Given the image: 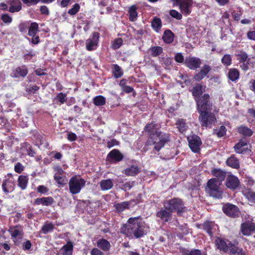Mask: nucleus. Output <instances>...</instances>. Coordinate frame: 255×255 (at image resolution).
<instances>
[{"label":"nucleus","mask_w":255,"mask_h":255,"mask_svg":"<svg viewBox=\"0 0 255 255\" xmlns=\"http://www.w3.org/2000/svg\"><path fill=\"white\" fill-rule=\"evenodd\" d=\"M157 126L154 122H152L145 126L144 130L150 134V137L147 140V144L154 145V149L158 151L170 140V139L168 134L157 131Z\"/></svg>","instance_id":"obj_1"},{"label":"nucleus","mask_w":255,"mask_h":255,"mask_svg":"<svg viewBox=\"0 0 255 255\" xmlns=\"http://www.w3.org/2000/svg\"><path fill=\"white\" fill-rule=\"evenodd\" d=\"M144 229L139 217H131L121 228V232L128 237L139 238L145 234Z\"/></svg>","instance_id":"obj_2"},{"label":"nucleus","mask_w":255,"mask_h":255,"mask_svg":"<svg viewBox=\"0 0 255 255\" xmlns=\"http://www.w3.org/2000/svg\"><path fill=\"white\" fill-rule=\"evenodd\" d=\"M8 232L11 236L14 244L16 246H20L24 235L23 227L20 225L11 226L9 227Z\"/></svg>","instance_id":"obj_3"},{"label":"nucleus","mask_w":255,"mask_h":255,"mask_svg":"<svg viewBox=\"0 0 255 255\" xmlns=\"http://www.w3.org/2000/svg\"><path fill=\"white\" fill-rule=\"evenodd\" d=\"M221 184L220 181H217L216 178H212L208 181L206 190L210 196L216 198H221L222 191L220 187Z\"/></svg>","instance_id":"obj_4"},{"label":"nucleus","mask_w":255,"mask_h":255,"mask_svg":"<svg viewBox=\"0 0 255 255\" xmlns=\"http://www.w3.org/2000/svg\"><path fill=\"white\" fill-rule=\"evenodd\" d=\"M209 98L208 94H204L199 99H196L197 110L200 113L211 112L212 110V104Z\"/></svg>","instance_id":"obj_5"},{"label":"nucleus","mask_w":255,"mask_h":255,"mask_svg":"<svg viewBox=\"0 0 255 255\" xmlns=\"http://www.w3.org/2000/svg\"><path fill=\"white\" fill-rule=\"evenodd\" d=\"M86 181L83 179L76 176L72 177L69 180V190L72 194H76L81 191L85 186Z\"/></svg>","instance_id":"obj_6"},{"label":"nucleus","mask_w":255,"mask_h":255,"mask_svg":"<svg viewBox=\"0 0 255 255\" xmlns=\"http://www.w3.org/2000/svg\"><path fill=\"white\" fill-rule=\"evenodd\" d=\"M164 207L171 212L176 211L178 214L182 212L184 209L183 203L179 198L166 200L164 202Z\"/></svg>","instance_id":"obj_7"},{"label":"nucleus","mask_w":255,"mask_h":255,"mask_svg":"<svg viewBox=\"0 0 255 255\" xmlns=\"http://www.w3.org/2000/svg\"><path fill=\"white\" fill-rule=\"evenodd\" d=\"M199 120L201 125L206 127L214 124L216 121L214 115L210 112L200 113Z\"/></svg>","instance_id":"obj_8"},{"label":"nucleus","mask_w":255,"mask_h":255,"mask_svg":"<svg viewBox=\"0 0 255 255\" xmlns=\"http://www.w3.org/2000/svg\"><path fill=\"white\" fill-rule=\"evenodd\" d=\"M189 146L192 151L194 152H198L200 149V146L202 144L200 137L196 135H192L187 138Z\"/></svg>","instance_id":"obj_9"},{"label":"nucleus","mask_w":255,"mask_h":255,"mask_svg":"<svg viewBox=\"0 0 255 255\" xmlns=\"http://www.w3.org/2000/svg\"><path fill=\"white\" fill-rule=\"evenodd\" d=\"M185 65L191 70L200 67L202 62L200 58L195 57H187L184 62Z\"/></svg>","instance_id":"obj_10"},{"label":"nucleus","mask_w":255,"mask_h":255,"mask_svg":"<svg viewBox=\"0 0 255 255\" xmlns=\"http://www.w3.org/2000/svg\"><path fill=\"white\" fill-rule=\"evenodd\" d=\"M7 176L11 178L4 180L2 184V190L6 194L12 192L15 189V183L12 174L8 173Z\"/></svg>","instance_id":"obj_11"},{"label":"nucleus","mask_w":255,"mask_h":255,"mask_svg":"<svg viewBox=\"0 0 255 255\" xmlns=\"http://www.w3.org/2000/svg\"><path fill=\"white\" fill-rule=\"evenodd\" d=\"M223 210L227 216L233 218L238 217L240 214L239 208L236 206L231 204L224 205Z\"/></svg>","instance_id":"obj_12"},{"label":"nucleus","mask_w":255,"mask_h":255,"mask_svg":"<svg viewBox=\"0 0 255 255\" xmlns=\"http://www.w3.org/2000/svg\"><path fill=\"white\" fill-rule=\"evenodd\" d=\"M99 40V33L95 32L86 41V49L89 51H91L95 49L97 47Z\"/></svg>","instance_id":"obj_13"},{"label":"nucleus","mask_w":255,"mask_h":255,"mask_svg":"<svg viewBox=\"0 0 255 255\" xmlns=\"http://www.w3.org/2000/svg\"><path fill=\"white\" fill-rule=\"evenodd\" d=\"M255 230V224L248 221L243 223L241 225L242 233L245 236H250Z\"/></svg>","instance_id":"obj_14"},{"label":"nucleus","mask_w":255,"mask_h":255,"mask_svg":"<svg viewBox=\"0 0 255 255\" xmlns=\"http://www.w3.org/2000/svg\"><path fill=\"white\" fill-rule=\"evenodd\" d=\"M8 11L11 13L18 12L22 9V3L20 0H8L7 1Z\"/></svg>","instance_id":"obj_15"},{"label":"nucleus","mask_w":255,"mask_h":255,"mask_svg":"<svg viewBox=\"0 0 255 255\" xmlns=\"http://www.w3.org/2000/svg\"><path fill=\"white\" fill-rule=\"evenodd\" d=\"M171 211L164 207V208H161L156 213V217L159 218L163 221L167 222L171 219Z\"/></svg>","instance_id":"obj_16"},{"label":"nucleus","mask_w":255,"mask_h":255,"mask_svg":"<svg viewBox=\"0 0 255 255\" xmlns=\"http://www.w3.org/2000/svg\"><path fill=\"white\" fill-rule=\"evenodd\" d=\"M239 184L240 181L237 177L233 175H229L227 177L226 185L228 188L235 189L239 186Z\"/></svg>","instance_id":"obj_17"},{"label":"nucleus","mask_w":255,"mask_h":255,"mask_svg":"<svg viewBox=\"0 0 255 255\" xmlns=\"http://www.w3.org/2000/svg\"><path fill=\"white\" fill-rule=\"evenodd\" d=\"M107 157L110 161L119 162L123 159V156L118 150L114 149L108 154Z\"/></svg>","instance_id":"obj_18"},{"label":"nucleus","mask_w":255,"mask_h":255,"mask_svg":"<svg viewBox=\"0 0 255 255\" xmlns=\"http://www.w3.org/2000/svg\"><path fill=\"white\" fill-rule=\"evenodd\" d=\"M211 68L208 65H205L201 70L194 76V79L199 81L203 79L211 71Z\"/></svg>","instance_id":"obj_19"},{"label":"nucleus","mask_w":255,"mask_h":255,"mask_svg":"<svg viewBox=\"0 0 255 255\" xmlns=\"http://www.w3.org/2000/svg\"><path fill=\"white\" fill-rule=\"evenodd\" d=\"M192 5V0H182L179 4L182 13L185 15L189 14L191 11L189 7Z\"/></svg>","instance_id":"obj_20"},{"label":"nucleus","mask_w":255,"mask_h":255,"mask_svg":"<svg viewBox=\"0 0 255 255\" xmlns=\"http://www.w3.org/2000/svg\"><path fill=\"white\" fill-rule=\"evenodd\" d=\"M215 243L218 249L220 251H222L225 253H227L229 250L230 251L231 245H230V243L227 244L224 240L220 238L217 239Z\"/></svg>","instance_id":"obj_21"},{"label":"nucleus","mask_w":255,"mask_h":255,"mask_svg":"<svg viewBox=\"0 0 255 255\" xmlns=\"http://www.w3.org/2000/svg\"><path fill=\"white\" fill-rule=\"evenodd\" d=\"M28 73V69L25 66L18 67L13 71V77L15 78L24 77Z\"/></svg>","instance_id":"obj_22"},{"label":"nucleus","mask_w":255,"mask_h":255,"mask_svg":"<svg viewBox=\"0 0 255 255\" xmlns=\"http://www.w3.org/2000/svg\"><path fill=\"white\" fill-rule=\"evenodd\" d=\"M28 180L29 178L28 176L20 175L18 176L17 179V186L21 190H24L27 187Z\"/></svg>","instance_id":"obj_23"},{"label":"nucleus","mask_w":255,"mask_h":255,"mask_svg":"<svg viewBox=\"0 0 255 255\" xmlns=\"http://www.w3.org/2000/svg\"><path fill=\"white\" fill-rule=\"evenodd\" d=\"M238 132L244 137H250L253 134V131L249 128L242 125L237 128Z\"/></svg>","instance_id":"obj_24"},{"label":"nucleus","mask_w":255,"mask_h":255,"mask_svg":"<svg viewBox=\"0 0 255 255\" xmlns=\"http://www.w3.org/2000/svg\"><path fill=\"white\" fill-rule=\"evenodd\" d=\"M73 246L71 242H68L60 250L61 255H72Z\"/></svg>","instance_id":"obj_25"},{"label":"nucleus","mask_w":255,"mask_h":255,"mask_svg":"<svg viewBox=\"0 0 255 255\" xmlns=\"http://www.w3.org/2000/svg\"><path fill=\"white\" fill-rule=\"evenodd\" d=\"M212 174L215 176L217 181H220V183L225 179L226 177V172L219 169H214L212 171Z\"/></svg>","instance_id":"obj_26"},{"label":"nucleus","mask_w":255,"mask_h":255,"mask_svg":"<svg viewBox=\"0 0 255 255\" xmlns=\"http://www.w3.org/2000/svg\"><path fill=\"white\" fill-rule=\"evenodd\" d=\"M133 201L123 202L120 203L115 204V207L118 212H123L126 209H128L131 206Z\"/></svg>","instance_id":"obj_27"},{"label":"nucleus","mask_w":255,"mask_h":255,"mask_svg":"<svg viewBox=\"0 0 255 255\" xmlns=\"http://www.w3.org/2000/svg\"><path fill=\"white\" fill-rule=\"evenodd\" d=\"M97 246L104 251H108L110 250L111 245L110 243L105 239H100L97 241Z\"/></svg>","instance_id":"obj_28"},{"label":"nucleus","mask_w":255,"mask_h":255,"mask_svg":"<svg viewBox=\"0 0 255 255\" xmlns=\"http://www.w3.org/2000/svg\"><path fill=\"white\" fill-rule=\"evenodd\" d=\"M100 187L102 190H108L111 189L113 186V183L111 179H108L102 180L100 182Z\"/></svg>","instance_id":"obj_29"},{"label":"nucleus","mask_w":255,"mask_h":255,"mask_svg":"<svg viewBox=\"0 0 255 255\" xmlns=\"http://www.w3.org/2000/svg\"><path fill=\"white\" fill-rule=\"evenodd\" d=\"M226 163L228 166L236 169H238L240 166L239 160L234 156L229 158L227 160Z\"/></svg>","instance_id":"obj_30"},{"label":"nucleus","mask_w":255,"mask_h":255,"mask_svg":"<svg viewBox=\"0 0 255 255\" xmlns=\"http://www.w3.org/2000/svg\"><path fill=\"white\" fill-rule=\"evenodd\" d=\"M38 24L36 22H32L28 27V34L32 37H34L38 31Z\"/></svg>","instance_id":"obj_31"},{"label":"nucleus","mask_w":255,"mask_h":255,"mask_svg":"<svg viewBox=\"0 0 255 255\" xmlns=\"http://www.w3.org/2000/svg\"><path fill=\"white\" fill-rule=\"evenodd\" d=\"M230 253L234 255H245V252L243 251L242 248H239L238 247L233 245L230 242Z\"/></svg>","instance_id":"obj_32"},{"label":"nucleus","mask_w":255,"mask_h":255,"mask_svg":"<svg viewBox=\"0 0 255 255\" xmlns=\"http://www.w3.org/2000/svg\"><path fill=\"white\" fill-rule=\"evenodd\" d=\"M173 34L170 30H166L164 31L162 39L165 43H171L173 41Z\"/></svg>","instance_id":"obj_33"},{"label":"nucleus","mask_w":255,"mask_h":255,"mask_svg":"<svg viewBox=\"0 0 255 255\" xmlns=\"http://www.w3.org/2000/svg\"><path fill=\"white\" fill-rule=\"evenodd\" d=\"M139 172L137 166H131L125 170V174L128 176H134Z\"/></svg>","instance_id":"obj_34"},{"label":"nucleus","mask_w":255,"mask_h":255,"mask_svg":"<svg viewBox=\"0 0 255 255\" xmlns=\"http://www.w3.org/2000/svg\"><path fill=\"white\" fill-rule=\"evenodd\" d=\"M228 77L231 81H235L239 77V72L237 69H231L229 72Z\"/></svg>","instance_id":"obj_35"},{"label":"nucleus","mask_w":255,"mask_h":255,"mask_svg":"<svg viewBox=\"0 0 255 255\" xmlns=\"http://www.w3.org/2000/svg\"><path fill=\"white\" fill-rule=\"evenodd\" d=\"M203 93V86L200 84H197L192 89V94L195 97H197Z\"/></svg>","instance_id":"obj_36"},{"label":"nucleus","mask_w":255,"mask_h":255,"mask_svg":"<svg viewBox=\"0 0 255 255\" xmlns=\"http://www.w3.org/2000/svg\"><path fill=\"white\" fill-rule=\"evenodd\" d=\"M136 7L135 5H132L129 8L128 13L130 20L133 21L136 19L137 13L136 12Z\"/></svg>","instance_id":"obj_37"},{"label":"nucleus","mask_w":255,"mask_h":255,"mask_svg":"<svg viewBox=\"0 0 255 255\" xmlns=\"http://www.w3.org/2000/svg\"><path fill=\"white\" fill-rule=\"evenodd\" d=\"M151 25L152 28L156 32H158L161 27V21L160 19L157 17H154L152 21Z\"/></svg>","instance_id":"obj_38"},{"label":"nucleus","mask_w":255,"mask_h":255,"mask_svg":"<svg viewBox=\"0 0 255 255\" xmlns=\"http://www.w3.org/2000/svg\"><path fill=\"white\" fill-rule=\"evenodd\" d=\"M93 102L97 106H101L105 104L106 99L102 96H98L94 98Z\"/></svg>","instance_id":"obj_39"},{"label":"nucleus","mask_w":255,"mask_h":255,"mask_svg":"<svg viewBox=\"0 0 255 255\" xmlns=\"http://www.w3.org/2000/svg\"><path fill=\"white\" fill-rule=\"evenodd\" d=\"M151 55L153 57H156L160 55L163 51V49L160 46L151 47L149 49Z\"/></svg>","instance_id":"obj_40"},{"label":"nucleus","mask_w":255,"mask_h":255,"mask_svg":"<svg viewBox=\"0 0 255 255\" xmlns=\"http://www.w3.org/2000/svg\"><path fill=\"white\" fill-rule=\"evenodd\" d=\"M244 194L248 200L252 202L255 203V193L249 190H246L244 191Z\"/></svg>","instance_id":"obj_41"},{"label":"nucleus","mask_w":255,"mask_h":255,"mask_svg":"<svg viewBox=\"0 0 255 255\" xmlns=\"http://www.w3.org/2000/svg\"><path fill=\"white\" fill-rule=\"evenodd\" d=\"M237 56L238 57V60H239L240 62H245L249 58L247 53L242 50L239 51L238 52Z\"/></svg>","instance_id":"obj_42"},{"label":"nucleus","mask_w":255,"mask_h":255,"mask_svg":"<svg viewBox=\"0 0 255 255\" xmlns=\"http://www.w3.org/2000/svg\"><path fill=\"white\" fill-rule=\"evenodd\" d=\"M176 125L180 132H183L186 129V124L183 120H178L177 121Z\"/></svg>","instance_id":"obj_43"},{"label":"nucleus","mask_w":255,"mask_h":255,"mask_svg":"<svg viewBox=\"0 0 255 255\" xmlns=\"http://www.w3.org/2000/svg\"><path fill=\"white\" fill-rule=\"evenodd\" d=\"M34 204L37 205H42L45 206H48V197L37 198L35 199Z\"/></svg>","instance_id":"obj_44"},{"label":"nucleus","mask_w":255,"mask_h":255,"mask_svg":"<svg viewBox=\"0 0 255 255\" xmlns=\"http://www.w3.org/2000/svg\"><path fill=\"white\" fill-rule=\"evenodd\" d=\"M54 180L58 184L59 186H62L65 184V179L62 175L54 174Z\"/></svg>","instance_id":"obj_45"},{"label":"nucleus","mask_w":255,"mask_h":255,"mask_svg":"<svg viewBox=\"0 0 255 255\" xmlns=\"http://www.w3.org/2000/svg\"><path fill=\"white\" fill-rule=\"evenodd\" d=\"M1 20L6 24L10 23L12 21V18L7 13L3 14L0 16Z\"/></svg>","instance_id":"obj_46"},{"label":"nucleus","mask_w":255,"mask_h":255,"mask_svg":"<svg viewBox=\"0 0 255 255\" xmlns=\"http://www.w3.org/2000/svg\"><path fill=\"white\" fill-rule=\"evenodd\" d=\"M113 73L116 78H120L123 75L121 69L118 65H114Z\"/></svg>","instance_id":"obj_47"},{"label":"nucleus","mask_w":255,"mask_h":255,"mask_svg":"<svg viewBox=\"0 0 255 255\" xmlns=\"http://www.w3.org/2000/svg\"><path fill=\"white\" fill-rule=\"evenodd\" d=\"M232 58L229 54L225 55L222 59V62L226 66H229L231 64Z\"/></svg>","instance_id":"obj_48"},{"label":"nucleus","mask_w":255,"mask_h":255,"mask_svg":"<svg viewBox=\"0 0 255 255\" xmlns=\"http://www.w3.org/2000/svg\"><path fill=\"white\" fill-rule=\"evenodd\" d=\"M123 44V39L121 38H117L114 40L112 44V47L114 49L119 48Z\"/></svg>","instance_id":"obj_49"},{"label":"nucleus","mask_w":255,"mask_h":255,"mask_svg":"<svg viewBox=\"0 0 255 255\" xmlns=\"http://www.w3.org/2000/svg\"><path fill=\"white\" fill-rule=\"evenodd\" d=\"M29 23L28 22H24L21 23L18 25V29L20 32H25L27 29H28Z\"/></svg>","instance_id":"obj_50"},{"label":"nucleus","mask_w":255,"mask_h":255,"mask_svg":"<svg viewBox=\"0 0 255 255\" xmlns=\"http://www.w3.org/2000/svg\"><path fill=\"white\" fill-rule=\"evenodd\" d=\"M213 225V223L211 222H206L203 225V228L206 232L210 235L212 234V227Z\"/></svg>","instance_id":"obj_51"},{"label":"nucleus","mask_w":255,"mask_h":255,"mask_svg":"<svg viewBox=\"0 0 255 255\" xmlns=\"http://www.w3.org/2000/svg\"><path fill=\"white\" fill-rule=\"evenodd\" d=\"M22 244V249L24 251H30L32 247V244L29 240H26Z\"/></svg>","instance_id":"obj_52"},{"label":"nucleus","mask_w":255,"mask_h":255,"mask_svg":"<svg viewBox=\"0 0 255 255\" xmlns=\"http://www.w3.org/2000/svg\"><path fill=\"white\" fill-rule=\"evenodd\" d=\"M79 9L80 5L77 3H75L71 8L69 9L68 12L71 15H75L79 11Z\"/></svg>","instance_id":"obj_53"},{"label":"nucleus","mask_w":255,"mask_h":255,"mask_svg":"<svg viewBox=\"0 0 255 255\" xmlns=\"http://www.w3.org/2000/svg\"><path fill=\"white\" fill-rule=\"evenodd\" d=\"M24 167L20 162H17L14 167V171L17 173H21L24 170Z\"/></svg>","instance_id":"obj_54"},{"label":"nucleus","mask_w":255,"mask_h":255,"mask_svg":"<svg viewBox=\"0 0 255 255\" xmlns=\"http://www.w3.org/2000/svg\"><path fill=\"white\" fill-rule=\"evenodd\" d=\"M170 14L172 17H173L178 20L181 19L182 17L181 14H180L177 11H176L175 10H173V9L171 10L170 11Z\"/></svg>","instance_id":"obj_55"},{"label":"nucleus","mask_w":255,"mask_h":255,"mask_svg":"<svg viewBox=\"0 0 255 255\" xmlns=\"http://www.w3.org/2000/svg\"><path fill=\"white\" fill-rule=\"evenodd\" d=\"M56 99L61 104H63L66 101V94L60 93L57 95Z\"/></svg>","instance_id":"obj_56"},{"label":"nucleus","mask_w":255,"mask_h":255,"mask_svg":"<svg viewBox=\"0 0 255 255\" xmlns=\"http://www.w3.org/2000/svg\"><path fill=\"white\" fill-rule=\"evenodd\" d=\"M226 133V128L225 127L222 126H221L219 130L217 132V135L218 137L223 136Z\"/></svg>","instance_id":"obj_57"},{"label":"nucleus","mask_w":255,"mask_h":255,"mask_svg":"<svg viewBox=\"0 0 255 255\" xmlns=\"http://www.w3.org/2000/svg\"><path fill=\"white\" fill-rule=\"evenodd\" d=\"M175 60L178 63L184 62V57L181 53H177L175 56Z\"/></svg>","instance_id":"obj_58"},{"label":"nucleus","mask_w":255,"mask_h":255,"mask_svg":"<svg viewBox=\"0 0 255 255\" xmlns=\"http://www.w3.org/2000/svg\"><path fill=\"white\" fill-rule=\"evenodd\" d=\"M77 135L75 133L72 132H68L67 138L71 141H75L77 139Z\"/></svg>","instance_id":"obj_59"},{"label":"nucleus","mask_w":255,"mask_h":255,"mask_svg":"<svg viewBox=\"0 0 255 255\" xmlns=\"http://www.w3.org/2000/svg\"><path fill=\"white\" fill-rule=\"evenodd\" d=\"M53 170L55 174H56L57 175H62L64 172L63 169L58 165L54 166L53 167Z\"/></svg>","instance_id":"obj_60"},{"label":"nucleus","mask_w":255,"mask_h":255,"mask_svg":"<svg viewBox=\"0 0 255 255\" xmlns=\"http://www.w3.org/2000/svg\"><path fill=\"white\" fill-rule=\"evenodd\" d=\"M39 87L36 85L30 86L26 89V91L30 93H35L36 91L39 90Z\"/></svg>","instance_id":"obj_61"},{"label":"nucleus","mask_w":255,"mask_h":255,"mask_svg":"<svg viewBox=\"0 0 255 255\" xmlns=\"http://www.w3.org/2000/svg\"><path fill=\"white\" fill-rule=\"evenodd\" d=\"M38 192L41 194H44L48 191L47 187L43 185H39L37 187Z\"/></svg>","instance_id":"obj_62"},{"label":"nucleus","mask_w":255,"mask_h":255,"mask_svg":"<svg viewBox=\"0 0 255 255\" xmlns=\"http://www.w3.org/2000/svg\"><path fill=\"white\" fill-rule=\"evenodd\" d=\"M134 185V183L133 182H126L123 185V188L125 190H129L131 189L132 187H133Z\"/></svg>","instance_id":"obj_63"},{"label":"nucleus","mask_w":255,"mask_h":255,"mask_svg":"<svg viewBox=\"0 0 255 255\" xmlns=\"http://www.w3.org/2000/svg\"><path fill=\"white\" fill-rule=\"evenodd\" d=\"M91 255H104L103 253L98 249L94 248L91 252Z\"/></svg>","instance_id":"obj_64"}]
</instances>
